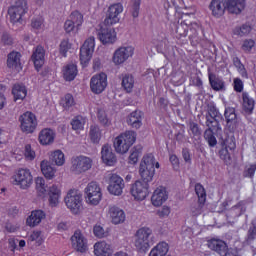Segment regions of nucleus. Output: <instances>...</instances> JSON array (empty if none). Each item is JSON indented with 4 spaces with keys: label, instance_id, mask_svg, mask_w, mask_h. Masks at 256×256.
I'll use <instances>...</instances> for the list:
<instances>
[{
    "label": "nucleus",
    "instance_id": "1",
    "mask_svg": "<svg viewBox=\"0 0 256 256\" xmlns=\"http://www.w3.org/2000/svg\"><path fill=\"white\" fill-rule=\"evenodd\" d=\"M121 13H123V5L121 3L113 4L108 8L104 24L97 32L98 39L103 45L115 43L117 34L115 30L109 27L115 25V23H119V15Z\"/></svg>",
    "mask_w": 256,
    "mask_h": 256
},
{
    "label": "nucleus",
    "instance_id": "2",
    "mask_svg": "<svg viewBox=\"0 0 256 256\" xmlns=\"http://www.w3.org/2000/svg\"><path fill=\"white\" fill-rule=\"evenodd\" d=\"M139 174L144 183H151L153 181V177H155V156L153 154H147L143 157Z\"/></svg>",
    "mask_w": 256,
    "mask_h": 256
},
{
    "label": "nucleus",
    "instance_id": "3",
    "mask_svg": "<svg viewBox=\"0 0 256 256\" xmlns=\"http://www.w3.org/2000/svg\"><path fill=\"white\" fill-rule=\"evenodd\" d=\"M137 140V134L135 131H126L120 134L114 140V149L116 153H120L121 155L127 153L131 148V145L135 143Z\"/></svg>",
    "mask_w": 256,
    "mask_h": 256
},
{
    "label": "nucleus",
    "instance_id": "4",
    "mask_svg": "<svg viewBox=\"0 0 256 256\" xmlns=\"http://www.w3.org/2000/svg\"><path fill=\"white\" fill-rule=\"evenodd\" d=\"M151 235L153 231L150 228H140L136 232L134 245L140 253H146L151 247Z\"/></svg>",
    "mask_w": 256,
    "mask_h": 256
},
{
    "label": "nucleus",
    "instance_id": "5",
    "mask_svg": "<svg viewBox=\"0 0 256 256\" xmlns=\"http://www.w3.org/2000/svg\"><path fill=\"white\" fill-rule=\"evenodd\" d=\"M207 247L211 249V251H215L220 256H238L239 253L236 249L229 248L225 241L219 238H211L207 241Z\"/></svg>",
    "mask_w": 256,
    "mask_h": 256
},
{
    "label": "nucleus",
    "instance_id": "6",
    "mask_svg": "<svg viewBox=\"0 0 256 256\" xmlns=\"http://www.w3.org/2000/svg\"><path fill=\"white\" fill-rule=\"evenodd\" d=\"M25 13H27V0H15L14 5L8 9L11 23H20Z\"/></svg>",
    "mask_w": 256,
    "mask_h": 256
},
{
    "label": "nucleus",
    "instance_id": "7",
    "mask_svg": "<svg viewBox=\"0 0 256 256\" xmlns=\"http://www.w3.org/2000/svg\"><path fill=\"white\" fill-rule=\"evenodd\" d=\"M20 129L23 133H34L37 129V116L33 112H25L19 117Z\"/></svg>",
    "mask_w": 256,
    "mask_h": 256
},
{
    "label": "nucleus",
    "instance_id": "8",
    "mask_svg": "<svg viewBox=\"0 0 256 256\" xmlns=\"http://www.w3.org/2000/svg\"><path fill=\"white\" fill-rule=\"evenodd\" d=\"M84 195L86 202L90 205H99L101 198L103 197L101 187H99L97 182H90L84 190Z\"/></svg>",
    "mask_w": 256,
    "mask_h": 256
},
{
    "label": "nucleus",
    "instance_id": "9",
    "mask_svg": "<svg viewBox=\"0 0 256 256\" xmlns=\"http://www.w3.org/2000/svg\"><path fill=\"white\" fill-rule=\"evenodd\" d=\"M93 167V160L87 156H78L72 159V166L70 171L74 173V175H81V173H85L89 171Z\"/></svg>",
    "mask_w": 256,
    "mask_h": 256
},
{
    "label": "nucleus",
    "instance_id": "10",
    "mask_svg": "<svg viewBox=\"0 0 256 256\" xmlns=\"http://www.w3.org/2000/svg\"><path fill=\"white\" fill-rule=\"evenodd\" d=\"M66 207L72 211V213H79L81 207H83V197L76 190H70L64 199Z\"/></svg>",
    "mask_w": 256,
    "mask_h": 256
},
{
    "label": "nucleus",
    "instance_id": "11",
    "mask_svg": "<svg viewBox=\"0 0 256 256\" xmlns=\"http://www.w3.org/2000/svg\"><path fill=\"white\" fill-rule=\"evenodd\" d=\"M224 117L226 119V125L231 133L239 132L241 127H243V122L237 117L235 108H226Z\"/></svg>",
    "mask_w": 256,
    "mask_h": 256
},
{
    "label": "nucleus",
    "instance_id": "12",
    "mask_svg": "<svg viewBox=\"0 0 256 256\" xmlns=\"http://www.w3.org/2000/svg\"><path fill=\"white\" fill-rule=\"evenodd\" d=\"M95 51V37H89L82 47L80 48V61L82 65H87L91 58L93 57V52Z\"/></svg>",
    "mask_w": 256,
    "mask_h": 256
},
{
    "label": "nucleus",
    "instance_id": "13",
    "mask_svg": "<svg viewBox=\"0 0 256 256\" xmlns=\"http://www.w3.org/2000/svg\"><path fill=\"white\" fill-rule=\"evenodd\" d=\"M237 144L235 143V137L230 136L225 138L222 142V148L219 150V157L224 163H231V152L235 151Z\"/></svg>",
    "mask_w": 256,
    "mask_h": 256
},
{
    "label": "nucleus",
    "instance_id": "14",
    "mask_svg": "<svg viewBox=\"0 0 256 256\" xmlns=\"http://www.w3.org/2000/svg\"><path fill=\"white\" fill-rule=\"evenodd\" d=\"M33 183V175L29 169H20L14 176V185H19L21 189H28Z\"/></svg>",
    "mask_w": 256,
    "mask_h": 256
},
{
    "label": "nucleus",
    "instance_id": "15",
    "mask_svg": "<svg viewBox=\"0 0 256 256\" xmlns=\"http://www.w3.org/2000/svg\"><path fill=\"white\" fill-rule=\"evenodd\" d=\"M130 193L137 201H143L149 195V184L141 180H137L130 189Z\"/></svg>",
    "mask_w": 256,
    "mask_h": 256
},
{
    "label": "nucleus",
    "instance_id": "16",
    "mask_svg": "<svg viewBox=\"0 0 256 256\" xmlns=\"http://www.w3.org/2000/svg\"><path fill=\"white\" fill-rule=\"evenodd\" d=\"M107 87V74L100 73L91 78L90 89L92 93L99 95L103 93Z\"/></svg>",
    "mask_w": 256,
    "mask_h": 256
},
{
    "label": "nucleus",
    "instance_id": "17",
    "mask_svg": "<svg viewBox=\"0 0 256 256\" xmlns=\"http://www.w3.org/2000/svg\"><path fill=\"white\" fill-rule=\"evenodd\" d=\"M125 188V182L121 176L112 174L109 178L108 191L111 195H122Z\"/></svg>",
    "mask_w": 256,
    "mask_h": 256
},
{
    "label": "nucleus",
    "instance_id": "18",
    "mask_svg": "<svg viewBox=\"0 0 256 256\" xmlns=\"http://www.w3.org/2000/svg\"><path fill=\"white\" fill-rule=\"evenodd\" d=\"M134 51H135V49L131 46L118 48L114 52L113 63H115V65H121V64L125 63V61H127V59H129V57H133Z\"/></svg>",
    "mask_w": 256,
    "mask_h": 256
},
{
    "label": "nucleus",
    "instance_id": "19",
    "mask_svg": "<svg viewBox=\"0 0 256 256\" xmlns=\"http://www.w3.org/2000/svg\"><path fill=\"white\" fill-rule=\"evenodd\" d=\"M227 3H229V0H212L209 9L213 17H216V19L223 17L225 11H227Z\"/></svg>",
    "mask_w": 256,
    "mask_h": 256
},
{
    "label": "nucleus",
    "instance_id": "20",
    "mask_svg": "<svg viewBox=\"0 0 256 256\" xmlns=\"http://www.w3.org/2000/svg\"><path fill=\"white\" fill-rule=\"evenodd\" d=\"M108 217L113 225H121V223H125L126 219L125 211L117 206H109Z\"/></svg>",
    "mask_w": 256,
    "mask_h": 256
},
{
    "label": "nucleus",
    "instance_id": "21",
    "mask_svg": "<svg viewBox=\"0 0 256 256\" xmlns=\"http://www.w3.org/2000/svg\"><path fill=\"white\" fill-rule=\"evenodd\" d=\"M72 247L79 251L80 253H85L87 251V239L81 234V232L76 231L71 237Z\"/></svg>",
    "mask_w": 256,
    "mask_h": 256
},
{
    "label": "nucleus",
    "instance_id": "22",
    "mask_svg": "<svg viewBox=\"0 0 256 256\" xmlns=\"http://www.w3.org/2000/svg\"><path fill=\"white\" fill-rule=\"evenodd\" d=\"M167 199V190H165L164 187L157 188L151 197L152 205H154V207H161Z\"/></svg>",
    "mask_w": 256,
    "mask_h": 256
},
{
    "label": "nucleus",
    "instance_id": "23",
    "mask_svg": "<svg viewBox=\"0 0 256 256\" xmlns=\"http://www.w3.org/2000/svg\"><path fill=\"white\" fill-rule=\"evenodd\" d=\"M101 157L103 163L106 165L112 166L117 163V157L113 153V149L109 145H104L101 150Z\"/></svg>",
    "mask_w": 256,
    "mask_h": 256
},
{
    "label": "nucleus",
    "instance_id": "24",
    "mask_svg": "<svg viewBox=\"0 0 256 256\" xmlns=\"http://www.w3.org/2000/svg\"><path fill=\"white\" fill-rule=\"evenodd\" d=\"M127 123L132 129H140L143 125V112L135 110L127 118Z\"/></svg>",
    "mask_w": 256,
    "mask_h": 256
},
{
    "label": "nucleus",
    "instance_id": "25",
    "mask_svg": "<svg viewBox=\"0 0 256 256\" xmlns=\"http://www.w3.org/2000/svg\"><path fill=\"white\" fill-rule=\"evenodd\" d=\"M226 9L232 15H239L245 9V0H228Z\"/></svg>",
    "mask_w": 256,
    "mask_h": 256
},
{
    "label": "nucleus",
    "instance_id": "26",
    "mask_svg": "<svg viewBox=\"0 0 256 256\" xmlns=\"http://www.w3.org/2000/svg\"><path fill=\"white\" fill-rule=\"evenodd\" d=\"M32 61L36 69H41L45 63V49L37 46L32 54Z\"/></svg>",
    "mask_w": 256,
    "mask_h": 256
},
{
    "label": "nucleus",
    "instance_id": "27",
    "mask_svg": "<svg viewBox=\"0 0 256 256\" xmlns=\"http://www.w3.org/2000/svg\"><path fill=\"white\" fill-rule=\"evenodd\" d=\"M208 79L210 83V87H212L213 91H225V81L223 78L217 76L215 73H208Z\"/></svg>",
    "mask_w": 256,
    "mask_h": 256
},
{
    "label": "nucleus",
    "instance_id": "28",
    "mask_svg": "<svg viewBox=\"0 0 256 256\" xmlns=\"http://www.w3.org/2000/svg\"><path fill=\"white\" fill-rule=\"evenodd\" d=\"M94 255L96 256H111L113 255V250L111 245L107 244L105 241L97 242L94 245Z\"/></svg>",
    "mask_w": 256,
    "mask_h": 256
},
{
    "label": "nucleus",
    "instance_id": "29",
    "mask_svg": "<svg viewBox=\"0 0 256 256\" xmlns=\"http://www.w3.org/2000/svg\"><path fill=\"white\" fill-rule=\"evenodd\" d=\"M38 139L41 145H51L55 141V132L52 129L45 128L40 131Z\"/></svg>",
    "mask_w": 256,
    "mask_h": 256
},
{
    "label": "nucleus",
    "instance_id": "30",
    "mask_svg": "<svg viewBox=\"0 0 256 256\" xmlns=\"http://www.w3.org/2000/svg\"><path fill=\"white\" fill-rule=\"evenodd\" d=\"M45 218V212L42 210L32 211L31 215L27 218L26 223L29 227H37Z\"/></svg>",
    "mask_w": 256,
    "mask_h": 256
},
{
    "label": "nucleus",
    "instance_id": "31",
    "mask_svg": "<svg viewBox=\"0 0 256 256\" xmlns=\"http://www.w3.org/2000/svg\"><path fill=\"white\" fill-rule=\"evenodd\" d=\"M7 65L9 69L21 71V54L19 52H12L8 54Z\"/></svg>",
    "mask_w": 256,
    "mask_h": 256
},
{
    "label": "nucleus",
    "instance_id": "32",
    "mask_svg": "<svg viewBox=\"0 0 256 256\" xmlns=\"http://www.w3.org/2000/svg\"><path fill=\"white\" fill-rule=\"evenodd\" d=\"M247 211V207L245 206L244 201L238 202L235 206H233L227 213V217L230 219H237V217H241L243 213Z\"/></svg>",
    "mask_w": 256,
    "mask_h": 256
},
{
    "label": "nucleus",
    "instance_id": "33",
    "mask_svg": "<svg viewBox=\"0 0 256 256\" xmlns=\"http://www.w3.org/2000/svg\"><path fill=\"white\" fill-rule=\"evenodd\" d=\"M49 204L51 207H57L59 205V197H61V190L58 185L53 184L49 188Z\"/></svg>",
    "mask_w": 256,
    "mask_h": 256
},
{
    "label": "nucleus",
    "instance_id": "34",
    "mask_svg": "<svg viewBox=\"0 0 256 256\" xmlns=\"http://www.w3.org/2000/svg\"><path fill=\"white\" fill-rule=\"evenodd\" d=\"M14 101H23L27 97V88L23 84H15L12 87Z\"/></svg>",
    "mask_w": 256,
    "mask_h": 256
},
{
    "label": "nucleus",
    "instance_id": "35",
    "mask_svg": "<svg viewBox=\"0 0 256 256\" xmlns=\"http://www.w3.org/2000/svg\"><path fill=\"white\" fill-rule=\"evenodd\" d=\"M243 99V111L247 115H251L253 113V109H255V100L249 96V93L243 92L242 94Z\"/></svg>",
    "mask_w": 256,
    "mask_h": 256
},
{
    "label": "nucleus",
    "instance_id": "36",
    "mask_svg": "<svg viewBox=\"0 0 256 256\" xmlns=\"http://www.w3.org/2000/svg\"><path fill=\"white\" fill-rule=\"evenodd\" d=\"M189 29V39H191L192 41H199L201 39V35H203V29L201 28V26L198 23L194 22L190 24Z\"/></svg>",
    "mask_w": 256,
    "mask_h": 256
},
{
    "label": "nucleus",
    "instance_id": "37",
    "mask_svg": "<svg viewBox=\"0 0 256 256\" xmlns=\"http://www.w3.org/2000/svg\"><path fill=\"white\" fill-rule=\"evenodd\" d=\"M206 119V127L212 131H221V124L219 121H221L222 116H205Z\"/></svg>",
    "mask_w": 256,
    "mask_h": 256
},
{
    "label": "nucleus",
    "instance_id": "38",
    "mask_svg": "<svg viewBox=\"0 0 256 256\" xmlns=\"http://www.w3.org/2000/svg\"><path fill=\"white\" fill-rule=\"evenodd\" d=\"M41 171L46 179H53L55 177V168L52 167L51 162L43 160L40 164Z\"/></svg>",
    "mask_w": 256,
    "mask_h": 256
},
{
    "label": "nucleus",
    "instance_id": "39",
    "mask_svg": "<svg viewBox=\"0 0 256 256\" xmlns=\"http://www.w3.org/2000/svg\"><path fill=\"white\" fill-rule=\"evenodd\" d=\"M167 253H169V244L161 242L150 251L149 256H165Z\"/></svg>",
    "mask_w": 256,
    "mask_h": 256
},
{
    "label": "nucleus",
    "instance_id": "40",
    "mask_svg": "<svg viewBox=\"0 0 256 256\" xmlns=\"http://www.w3.org/2000/svg\"><path fill=\"white\" fill-rule=\"evenodd\" d=\"M63 75L66 81H73V79L77 77V66L74 64L67 65L64 69Z\"/></svg>",
    "mask_w": 256,
    "mask_h": 256
},
{
    "label": "nucleus",
    "instance_id": "41",
    "mask_svg": "<svg viewBox=\"0 0 256 256\" xmlns=\"http://www.w3.org/2000/svg\"><path fill=\"white\" fill-rule=\"evenodd\" d=\"M134 86L135 80L133 79V75L126 74L122 77V87L125 89L127 93H131L133 91Z\"/></svg>",
    "mask_w": 256,
    "mask_h": 256
},
{
    "label": "nucleus",
    "instance_id": "42",
    "mask_svg": "<svg viewBox=\"0 0 256 256\" xmlns=\"http://www.w3.org/2000/svg\"><path fill=\"white\" fill-rule=\"evenodd\" d=\"M141 153H143V146L137 145L132 148L131 154L128 159L130 165H135V163L139 161V157H141Z\"/></svg>",
    "mask_w": 256,
    "mask_h": 256
},
{
    "label": "nucleus",
    "instance_id": "43",
    "mask_svg": "<svg viewBox=\"0 0 256 256\" xmlns=\"http://www.w3.org/2000/svg\"><path fill=\"white\" fill-rule=\"evenodd\" d=\"M52 163H55L58 167L65 164V154L61 150H56L51 154L50 157Z\"/></svg>",
    "mask_w": 256,
    "mask_h": 256
},
{
    "label": "nucleus",
    "instance_id": "44",
    "mask_svg": "<svg viewBox=\"0 0 256 256\" xmlns=\"http://www.w3.org/2000/svg\"><path fill=\"white\" fill-rule=\"evenodd\" d=\"M89 135L92 143H99L101 141V128L97 125L90 126Z\"/></svg>",
    "mask_w": 256,
    "mask_h": 256
},
{
    "label": "nucleus",
    "instance_id": "45",
    "mask_svg": "<svg viewBox=\"0 0 256 256\" xmlns=\"http://www.w3.org/2000/svg\"><path fill=\"white\" fill-rule=\"evenodd\" d=\"M195 193L198 197L199 203H205L207 201V192H205V188L201 184L195 185Z\"/></svg>",
    "mask_w": 256,
    "mask_h": 256
},
{
    "label": "nucleus",
    "instance_id": "46",
    "mask_svg": "<svg viewBox=\"0 0 256 256\" xmlns=\"http://www.w3.org/2000/svg\"><path fill=\"white\" fill-rule=\"evenodd\" d=\"M213 131L215 130L206 129L204 132V139L207 141L209 147H215L217 145V138L213 134Z\"/></svg>",
    "mask_w": 256,
    "mask_h": 256
},
{
    "label": "nucleus",
    "instance_id": "47",
    "mask_svg": "<svg viewBox=\"0 0 256 256\" xmlns=\"http://www.w3.org/2000/svg\"><path fill=\"white\" fill-rule=\"evenodd\" d=\"M71 125L74 131H81L85 127V118L83 116H76L71 121Z\"/></svg>",
    "mask_w": 256,
    "mask_h": 256
},
{
    "label": "nucleus",
    "instance_id": "48",
    "mask_svg": "<svg viewBox=\"0 0 256 256\" xmlns=\"http://www.w3.org/2000/svg\"><path fill=\"white\" fill-rule=\"evenodd\" d=\"M61 105L64 109L69 110L71 107H74L75 105V98H73V95L71 94H66L62 99H61Z\"/></svg>",
    "mask_w": 256,
    "mask_h": 256
},
{
    "label": "nucleus",
    "instance_id": "49",
    "mask_svg": "<svg viewBox=\"0 0 256 256\" xmlns=\"http://www.w3.org/2000/svg\"><path fill=\"white\" fill-rule=\"evenodd\" d=\"M176 34L178 37H187V32L189 31V25L185 22L176 24Z\"/></svg>",
    "mask_w": 256,
    "mask_h": 256
},
{
    "label": "nucleus",
    "instance_id": "50",
    "mask_svg": "<svg viewBox=\"0 0 256 256\" xmlns=\"http://www.w3.org/2000/svg\"><path fill=\"white\" fill-rule=\"evenodd\" d=\"M69 20L74 22L76 27H81V25H83V14L79 11H74L70 14Z\"/></svg>",
    "mask_w": 256,
    "mask_h": 256
},
{
    "label": "nucleus",
    "instance_id": "51",
    "mask_svg": "<svg viewBox=\"0 0 256 256\" xmlns=\"http://www.w3.org/2000/svg\"><path fill=\"white\" fill-rule=\"evenodd\" d=\"M141 9V0H132V4L130 7V13L134 19L139 17V11Z\"/></svg>",
    "mask_w": 256,
    "mask_h": 256
},
{
    "label": "nucleus",
    "instance_id": "52",
    "mask_svg": "<svg viewBox=\"0 0 256 256\" xmlns=\"http://www.w3.org/2000/svg\"><path fill=\"white\" fill-rule=\"evenodd\" d=\"M205 117H221V113L215 104H208Z\"/></svg>",
    "mask_w": 256,
    "mask_h": 256
},
{
    "label": "nucleus",
    "instance_id": "53",
    "mask_svg": "<svg viewBox=\"0 0 256 256\" xmlns=\"http://www.w3.org/2000/svg\"><path fill=\"white\" fill-rule=\"evenodd\" d=\"M188 127H189V131L191 132L193 137H201L202 130L199 127V124H197L193 121H190L188 124Z\"/></svg>",
    "mask_w": 256,
    "mask_h": 256
},
{
    "label": "nucleus",
    "instance_id": "54",
    "mask_svg": "<svg viewBox=\"0 0 256 256\" xmlns=\"http://www.w3.org/2000/svg\"><path fill=\"white\" fill-rule=\"evenodd\" d=\"M36 189L40 195H45L47 191V186L45 185V179L43 177L36 178Z\"/></svg>",
    "mask_w": 256,
    "mask_h": 256
},
{
    "label": "nucleus",
    "instance_id": "55",
    "mask_svg": "<svg viewBox=\"0 0 256 256\" xmlns=\"http://www.w3.org/2000/svg\"><path fill=\"white\" fill-rule=\"evenodd\" d=\"M205 207V202H199L196 204H193L190 208V211L192 215H201L203 213V208Z\"/></svg>",
    "mask_w": 256,
    "mask_h": 256
},
{
    "label": "nucleus",
    "instance_id": "56",
    "mask_svg": "<svg viewBox=\"0 0 256 256\" xmlns=\"http://www.w3.org/2000/svg\"><path fill=\"white\" fill-rule=\"evenodd\" d=\"M98 121L104 127H109L111 125V121H109V118H107V113H105L103 110L98 111Z\"/></svg>",
    "mask_w": 256,
    "mask_h": 256
},
{
    "label": "nucleus",
    "instance_id": "57",
    "mask_svg": "<svg viewBox=\"0 0 256 256\" xmlns=\"http://www.w3.org/2000/svg\"><path fill=\"white\" fill-rule=\"evenodd\" d=\"M256 239V226L252 225L248 229V234L246 237V242L250 245V243H253Z\"/></svg>",
    "mask_w": 256,
    "mask_h": 256
},
{
    "label": "nucleus",
    "instance_id": "58",
    "mask_svg": "<svg viewBox=\"0 0 256 256\" xmlns=\"http://www.w3.org/2000/svg\"><path fill=\"white\" fill-rule=\"evenodd\" d=\"M233 63L238 68V71H240L242 77H247V71H245V66L241 63V60L238 57L233 58Z\"/></svg>",
    "mask_w": 256,
    "mask_h": 256
},
{
    "label": "nucleus",
    "instance_id": "59",
    "mask_svg": "<svg viewBox=\"0 0 256 256\" xmlns=\"http://www.w3.org/2000/svg\"><path fill=\"white\" fill-rule=\"evenodd\" d=\"M256 171V163L251 164L249 167H246L243 171V177H249L250 179H253Z\"/></svg>",
    "mask_w": 256,
    "mask_h": 256
},
{
    "label": "nucleus",
    "instance_id": "60",
    "mask_svg": "<svg viewBox=\"0 0 256 256\" xmlns=\"http://www.w3.org/2000/svg\"><path fill=\"white\" fill-rule=\"evenodd\" d=\"M71 49V44H69V41L63 40L60 43V53L63 57H67V52Z\"/></svg>",
    "mask_w": 256,
    "mask_h": 256
},
{
    "label": "nucleus",
    "instance_id": "61",
    "mask_svg": "<svg viewBox=\"0 0 256 256\" xmlns=\"http://www.w3.org/2000/svg\"><path fill=\"white\" fill-rule=\"evenodd\" d=\"M24 156L28 161H33V159H35V151L31 149V145L27 144L25 146Z\"/></svg>",
    "mask_w": 256,
    "mask_h": 256
},
{
    "label": "nucleus",
    "instance_id": "62",
    "mask_svg": "<svg viewBox=\"0 0 256 256\" xmlns=\"http://www.w3.org/2000/svg\"><path fill=\"white\" fill-rule=\"evenodd\" d=\"M172 83H174L176 86L183 85V83H185V77L182 73L175 74L172 77Z\"/></svg>",
    "mask_w": 256,
    "mask_h": 256
},
{
    "label": "nucleus",
    "instance_id": "63",
    "mask_svg": "<svg viewBox=\"0 0 256 256\" xmlns=\"http://www.w3.org/2000/svg\"><path fill=\"white\" fill-rule=\"evenodd\" d=\"M255 47V41L253 40H245L242 44L243 51L249 52Z\"/></svg>",
    "mask_w": 256,
    "mask_h": 256
},
{
    "label": "nucleus",
    "instance_id": "64",
    "mask_svg": "<svg viewBox=\"0 0 256 256\" xmlns=\"http://www.w3.org/2000/svg\"><path fill=\"white\" fill-rule=\"evenodd\" d=\"M94 235L95 237H98L99 239H103L105 237V229H103L101 226L96 225L94 226Z\"/></svg>",
    "mask_w": 256,
    "mask_h": 256
}]
</instances>
